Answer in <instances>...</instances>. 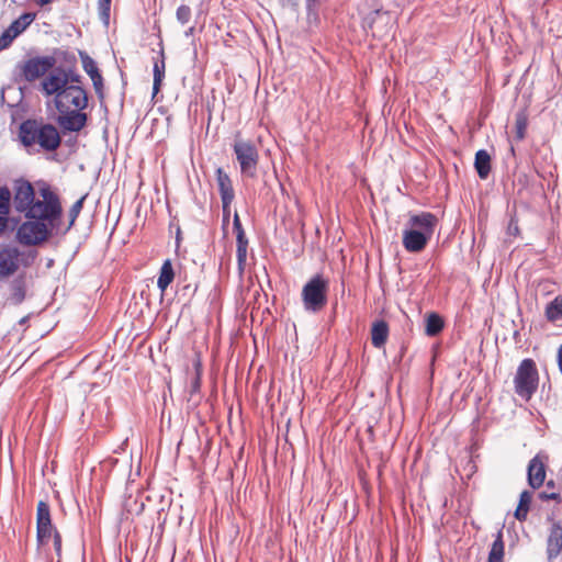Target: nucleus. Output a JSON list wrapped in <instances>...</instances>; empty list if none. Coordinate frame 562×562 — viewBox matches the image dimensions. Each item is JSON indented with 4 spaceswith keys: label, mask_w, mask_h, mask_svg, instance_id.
<instances>
[{
    "label": "nucleus",
    "mask_w": 562,
    "mask_h": 562,
    "mask_svg": "<svg viewBox=\"0 0 562 562\" xmlns=\"http://www.w3.org/2000/svg\"><path fill=\"white\" fill-rule=\"evenodd\" d=\"M54 103L59 113L57 124L65 132H80L86 126L88 115L83 110L88 105V95L80 86L71 83L57 93Z\"/></svg>",
    "instance_id": "1"
},
{
    "label": "nucleus",
    "mask_w": 562,
    "mask_h": 562,
    "mask_svg": "<svg viewBox=\"0 0 562 562\" xmlns=\"http://www.w3.org/2000/svg\"><path fill=\"white\" fill-rule=\"evenodd\" d=\"M19 139L29 153L55 151L61 143L56 126L38 120H26L19 127Z\"/></svg>",
    "instance_id": "2"
},
{
    "label": "nucleus",
    "mask_w": 562,
    "mask_h": 562,
    "mask_svg": "<svg viewBox=\"0 0 562 562\" xmlns=\"http://www.w3.org/2000/svg\"><path fill=\"white\" fill-rule=\"evenodd\" d=\"M38 194L41 199L34 200L25 217L56 226L63 211L58 195L46 183L41 186Z\"/></svg>",
    "instance_id": "3"
},
{
    "label": "nucleus",
    "mask_w": 562,
    "mask_h": 562,
    "mask_svg": "<svg viewBox=\"0 0 562 562\" xmlns=\"http://www.w3.org/2000/svg\"><path fill=\"white\" fill-rule=\"evenodd\" d=\"M329 282L322 274H315L302 289V302L305 311L317 313L327 304Z\"/></svg>",
    "instance_id": "4"
},
{
    "label": "nucleus",
    "mask_w": 562,
    "mask_h": 562,
    "mask_svg": "<svg viewBox=\"0 0 562 562\" xmlns=\"http://www.w3.org/2000/svg\"><path fill=\"white\" fill-rule=\"evenodd\" d=\"M539 383V374L532 359H524L514 378L515 392L521 398L529 401L536 393Z\"/></svg>",
    "instance_id": "5"
},
{
    "label": "nucleus",
    "mask_w": 562,
    "mask_h": 562,
    "mask_svg": "<svg viewBox=\"0 0 562 562\" xmlns=\"http://www.w3.org/2000/svg\"><path fill=\"white\" fill-rule=\"evenodd\" d=\"M233 149L239 162L241 175L247 178H255L259 161V154L255 144L250 140L236 139Z\"/></svg>",
    "instance_id": "6"
},
{
    "label": "nucleus",
    "mask_w": 562,
    "mask_h": 562,
    "mask_svg": "<svg viewBox=\"0 0 562 562\" xmlns=\"http://www.w3.org/2000/svg\"><path fill=\"white\" fill-rule=\"evenodd\" d=\"M54 227L37 220L26 221L19 226L16 239L24 246L40 245L48 239Z\"/></svg>",
    "instance_id": "7"
},
{
    "label": "nucleus",
    "mask_w": 562,
    "mask_h": 562,
    "mask_svg": "<svg viewBox=\"0 0 562 562\" xmlns=\"http://www.w3.org/2000/svg\"><path fill=\"white\" fill-rule=\"evenodd\" d=\"M79 76H69L64 70H55L50 72L44 80L42 81V89L47 95H57L60 91L65 90L71 83H78Z\"/></svg>",
    "instance_id": "8"
},
{
    "label": "nucleus",
    "mask_w": 562,
    "mask_h": 562,
    "mask_svg": "<svg viewBox=\"0 0 562 562\" xmlns=\"http://www.w3.org/2000/svg\"><path fill=\"white\" fill-rule=\"evenodd\" d=\"M55 65V58L50 56L30 58L21 66L24 79L32 82L43 77Z\"/></svg>",
    "instance_id": "9"
},
{
    "label": "nucleus",
    "mask_w": 562,
    "mask_h": 562,
    "mask_svg": "<svg viewBox=\"0 0 562 562\" xmlns=\"http://www.w3.org/2000/svg\"><path fill=\"white\" fill-rule=\"evenodd\" d=\"M35 200V191L33 186L23 179L16 180L14 183V195L13 204L14 209L19 213L24 215L30 210L32 203Z\"/></svg>",
    "instance_id": "10"
},
{
    "label": "nucleus",
    "mask_w": 562,
    "mask_h": 562,
    "mask_svg": "<svg viewBox=\"0 0 562 562\" xmlns=\"http://www.w3.org/2000/svg\"><path fill=\"white\" fill-rule=\"evenodd\" d=\"M36 525L37 540L43 544L47 542L56 531L52 525L49 505L44 501H40L37 504Z\"/></svg>",
    "instance_id": "11"
},
{
    "label": "nucleus",
    "mask_w": 562,
    "mask_h": 562,
    "mask_svg": "<svg viewBox=\"0 0 562 562\" xmlns=\"http://www.w3.org/2000/svg\"><path fill=\"white\" fill-rule=\"evenodd\" d=\"M21 251L14 246L0 249V280L13 276L20 267Z\"/></svg>",
    "instance_id": "12"
},
{
    "label": "nucleus",
    "mask_w": 562,
    "mask_h": 562,
    "mask_svg": "<svg viewBox=\"0 0 562 562\" xmlns=\"http://www.w3.org/2000/svg\"><path fill=\"white\" fill-rule=\"evenodd\" d=\"M437 222L438 220L434 214L422 212L411 215L404 229L416 231L417 233L432 237Z\"/></svg>",
    "instance_id": "13"
},
{
    "label": "nucleus",
    "mask_w": 562,
    "mask_h": 562,
    "mask_svg": "<svg viewBox=\"0 0 562 562\" xmlns=\"http://www.w3.org/2000/svg\"><path fill=\"white\" fill-rule=\"evenodd\" d=\"M562 552V525L560 521L552 520L547 537V559L554 561Z\"/></svg>",
    "instance_id": "14"
},
{
    "label": "nucleus",
    "mask_w": 562,
    "mask_h": 562,
    "mask_svg": "<svg viewBox=\"0 0 562 562\" xmlns=\"http://www.w3.org/2000/svg\"><path fill=\"white\" fill-rule=\"evenodd\" d=\"M546 479V457L537 454L528 464V483L532 488H539Z\"/></svg>",
    "instance_id": "15"
},
{
    "label": "nucleus",
    "mask_w": 562,
    "mask_h": 562,
    "mask_svg": "<svg viewBox=\"0 0 562 562\" xmlns=\"http://www.w3.org/2000/svg\"><path fill=\"white\" fill-rule=\"evenodd\" d=\"M31 21L32 19L29 14H24L20 19L13 21L0 36V50L8 48L13 40L26 29Z\"/></svg>",
    "instance_id": "16"
},
{
    "label": "nucleus",
    "mask_w": 562,
    "mask_h": 562,
    "mask_svg": "<svg viewBox=\"0 0 562 562\" xmlns=\"http://www.w3.org/2000/svg\"><path fill=\"white\" fill-rule=\"evenodd\" d=\"M430 239V236L417 233L416 231H403V246L408 252H420Z\"/></svg>",
    "instance_id": "17"
},
{
    "label": "nucleus",
    "mask_w": 562,
    "mask_h": 562,
    "mask_svg": "<svg viewBox=\"0 0 562 562\" xmlns=\"http://www.w3.org/2000/svg\"><path fill=\"white\" fill-rule=\"evenodd\" d=\"M233 228H234V232L236 233V240H237V250H236L237 261H238L239 269L241 270L243 266L245 265L246 257H247L248 240L246 238V235H245V232L241 226L239 215L237 212H235V214H234Z\"/></svg>",
    "instance_id": "18"
},
{
    "label": "nucleus",
    "mask_w": 562,
    "mask_h": 562,
    "mask_svg": "<svg viewBox=\"0 0 562 562\" xmlns=\"http://www.w3.org/2000/svg\"><path fill=\"white\" fill-rule=\"evenodd\" d=\"M216 181L222 203H232L235 198L233 183L229 176L222 168L216 169Z\"/></svg>",
    "instance_id": "19"
},
{
    "label": "nucleus",
    "mask_w": 562,
    "mask_h": 562,
    "mask_svg": "<svg viewBox=\"0 0 562 562\" xmlns=\"http://www.w3.org/2000/svg\"><path fill=\"white\" fill-rule=\"evenodd\" d=\"M389 337V326L384 321H378L371 328V341L375 348L384 346Z\"/></svg>",
    "instance_id": "20"
},
{
    "label": "nucleus",
    "mask_w": 562,
    "mask_h": 562,
    "mask_svg": "<svg viewBox=\"0 0 562 562\" xmlns=\"http://www.w3.org/2000/svg\"><path fill=\"white\" fill-rule=\"evenodd\" d=\"M175 278V271L172 268V263L170 259H167L164 261L158 280H157V286L158 289L164 293L167 288L170 285V283L173 281Z\"/></svg>",
    "instance_id": "21"
},
{
    "label": "nucleus",
    "mask_w": 562,
    "mask_h": 562,
    "mask_svg": "<svg viewBox=\"0 0 562 562\" xmlns=\"http://www.w3.org/2000/svg\"><path fill=\"white\" fill-rule=\"evenodd\" d=\"M474 167L481 179H486L491 171V156L490 154L481 149L475 154Z\"/></svg>",
    "instance_id": "22"
},
{
    "label": "nucleus",
    "mask_w": 562,
    "mask_h": 562,
    "mask_svg": "<svg viewBox=\"0 0 562 562\" xmlns=\"http://www.w3.org/2000/svg\"><path fill=\"white\" fill-rule=\"evenodd\" d=\"M160 59L155 60L154 63V82H153V95L155 97L161 88L162 80L165 78V54L164 50H160Z\"/></svg>",
    "instance_id": "23"
},
{
    "label": "nucleus",
    "mask_w": 562,
    "mask_h": 562,
    "mask_svg": "<svg viewBox=\"0 0 562 562\" xmlns=\"http://www.w3.org/2000/svg\"><path fill=\"white\" fill-rule=\"evenodd\" d=\"M531 499H532L531 492H529V491L521 492L520 497H519V504L515 510V517L519 521H524L527 518Z\"/></svg>",
    "instance_id": "24"
},
{
    "label": "nucleus",
    "mask_w": 562,
    "mask_h": 562,
    "mask_svg": "<svg viewBox=\"0 0 562 562\" xmlns=\"http://www.w3.org/2000/svg\"><path fill=\"white\" fill-rule=\"evenodd\" d=\"M504 558V541L503 532L499 530L496 535L494 542L492 543L487 562H503Z\"/></svg>",
    "instance_id": "25"
},
{
    "label": "nucleus",
    "mask_w": 562,
    "mask_h": 562,
    "mask_svg": "<svg viewBox=\"0 0 562 562\" xmlns=\"http://www.w3.org/2000/svg\"><path fill=\"white\" fill-rule=\"evenodd\" d=\"M546 316L550 322L562 321V296H557L548 304Z\"/></svg>",
    "instance_id": "26"
},
{
    "label": "nucleus",
    "mask_w": 562,
    "mask_h": 562,
    "mask_svg": "<svg viewBox=\"0 0 562 562\" xmlns=\"http://www.w3.org/2000/svg\"><path fill=\"white\" fill-rule=\"evenodd\" d=\"M443 328V321L438 314H429L426 318V334L430 337L438 335Z\"/></svg>",
    "instance_id": "27"
},
{
    "label": "nucleus",
    "mask_w": 562,
    "mask_h": 562,
    "mask_svg": "<svg viewBox=\"0 0 562 562\" xmlns=\"http://www.w3.org/2000/svg\"><path fill=\"white\" fill-rule=\"evenodd\" d=\"M25 297V289L22 281L15 280L11 283V294L9 296V301L18 305L23 302Z\"/></svg>",
    "instance_id": "28"
},
{
    "label": "nucleus",
    "mask_w": 562,
    "mask_h": 562,
    "mask_svg": "<svg viewBox=\"0 0 562 562\" xmlns=\"http://www.w3.org/2000/svg\"><path fill=\"white\" fill-rule=\"evenodd\" d=\"M11 192L7 187H0V216L8 220L10 214Z\"/></svg>",
    "instance_id": "29"
},
{
    "label": "nucleus",
    "mask_w": 562,
    "mask_h": 562,
    "mask_svg": "<svg viewBox=\"0 0 562 562\" xmlns=\"http://www.w3.org/2000/svg\"><path fill=\"white\" fill-rule=\"evenodd\" d=\"M80 56H81L82 67H83L85 71L90 76V78L92 76L100 74L95 61L90 56H88L87 54H81Z\"/></svg>",
    "instance_id": "30"
},
{
    "label": "nucleus",
    "mask_w": 562,
    "mask_h": 562,
    "mask_svg": "<svg viewBox=\"0 0 562 562\" xmlns=\"http://www.w3.org/2000/svg\"><path fill=\"white\" fill-rule=\"evenodd\" d=\"M85 199H86V196H82L72 204V206L69 211L70 222H69L68 228H70L74 225L75 221L77 220L78 215L80 214V212L83 207Z\"/></svg>",
    "instance_id": "31"
},
{
    "label": "nucleus",
    "mask_w": 562,
    "mask_h": 562,
    "mask_svg": "<svg viewBox=\"0 0 562 562\" xmlns=\"http://www.w3.org/2000/svg\"><path fill=\"white\" fill-rule=\"evenodd\" d=\"M177 20L182 24H187L191 19V9L189 5L182 4L177 9Z\"/></svg>",
    "instance_id": "32"
},
{
    "label": "nucleus",
    "mask_w": 562,
    "mask_h": 562,
    "mask_svg": "<svg viewBox=\"0 0 562 562\" xmlns=\"http://www.w3.org/2000/svg\"><path fill=\"white\" fill-rule=\"evenodd\" d=\"M526 127V119L522 116H518L516 120V136L519 140H521L525 137Z\"/></svg>",
    "instance_id": "33"
},
{
    "label": "nucleus",
    "mask_w": 562,
    "mask_h": 562,
    "mask_svg": "<svg viewBox=\"0 0 562 562\" xmlns=\"http://www.w3.org/2000/svg\"><path fill=\"white\" fill-rule=\"evenodd\" d=\"M111 0H99V10L104 18H109Z\"/></svg>",
    "instance_id": "34"
},
{
    "label": "nucleus",
    "mask_w": 562,
    "mask_h": 562,
    "mask_svg": "<svg viewBox=\"0 0 562 562\" xmlns=\"http://www.w3.org/2000/svg\"><path fill=\"white\" fill-rule=\"evenodd\" d=\"M91 80H92L93 87L95 89V92L101 93L102 88H103V79H102L101 74L92 76Z\"/></svg>",
    "instance_id": "35"
},
{
    "label": "nucleus",
    "mask_w": 562,
    "mask_h": 562,
    "mask_svg": "<svg viewBox=\"0 0 562 562\" xmlns=\"http://www.w3.org/2000/svg\"><path fill=\"white\" fill-rule=\"evenodd\" d=\"M54 536V548H55V551L57 553V555H60V552H61V538H60V535L55 531L53 533Z\"/></svg>",
    "instance_id": "36"
},
{
    "label": "nucleus",
    "mask_w": 562,
    "mask_h": 562,
    "mask_svg": "<svg viewBox=\"0 0 562 562\" xmlns=\"http://www.w3.org/2000/svg\"><path fill=\"white\" fill-rule=\"evenodd\" d=\"M539 498L542 499V501H549V499L559 501L560 499V495L558 493L541 492L539 494Z\"/></svg>",
    "instance_id": "37"
},
{
    "label": "nucleus",
    "mask_w": 562,
    "mask_h": 562,
    "mask_svg": "<svg viewBox=\"0 0 562 562\" xmlns=\"http://www.w3.org/2000/svg\"><path fill=\"white\" fill-rule=\"evenodd\" d=\"M231 205L232 203H222V207H223V220L224 222H228L229 221V216H231Z\"/></svg>",
    "instance_id": "38"
},
{
    "label": "nucleus",
    "mask_w": 562,
    "mask_h": 562,
    "mask_svg": "<svg viewBox=\"0 0 562 562\" xmlns=\"http://www.w3.org/2000/svg\"><path fill=\"white\" fill-rule=\"evenodd\" d=\"M8 226V220H3L2 216H0V236L4 233Z\"/></svg>",
    "instance_id": "39"
},
{
    "label": "nucleus",
    "mask_w": 562,
    "mask_h": 562,
    "mask_svg": "<svg viewBox=\"0 0 562 562\" xmlns=\"http://www.w3.org/2000/svg\"><path fill=\"white\" fill-rule=\"evenodd\" d=\"M558 364H559V369L562 373V345L558 349Z\"/></svg>",
    "instance_id": "40"
},
{
    "label": "nucleus",
    "mask_w": 562,
    "mask_h": 562,
    "mask_svg": "<svg viewBox=\"0 0 562 562\" xmlns=\"http://www.w3.org/2000/svg\"><path fill=\"white\" fill-rule=\"evenodd\" d=\"M54 0H34V2L38 5V7H45L49 3H52Z\"/></svg>",
    "instance_id": "41"
}]
</instances>
